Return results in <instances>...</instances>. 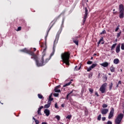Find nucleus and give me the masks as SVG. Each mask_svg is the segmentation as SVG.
I'll list each match as a JSON object with an SVG mask.
<instances>
[{"label":"nucleus","mask_w":124,"mask_h":124,"mask_svg":"<svg viewBox=\"0 0 124 124\" xmlns=\"http://www.w3.org/2000/svg\"><path fill=\"white\" fill-rule=\"evenodd\" d=\"M110 69L111 72H115V67H114V66H111Z\"/></svg>","instance_id":"obj_24"},{"label":"nucleus","mask_w":124,"mask_h":124,"mask_svg":"<svg viewBox=\"0 0 124 124\" xmlns=\"http://www.w3.org/2000/svg\"><path fill=\"white\" fill-rule=\"evenodd\" d=\"M89 13V11H88V8L87 7L85 8V15L84 16H88Z\"/></svg>","instance_id":"obj_21"},{"label":"nucleus","mask_w":124,"mask_h":124,"mask_svg":"<svg viewBox=\"0 0 124 124\" xmlns=\"http://www.w3.org/2000/svg\"><path fill=\"white\" fill-rule=\"evenodd\" d=\"M61 58L63 62L65 63L66 65L69 66L70 63H69V58H70V52L69 51L65 52L61 55Z\"/></svg>","instance_id":"obj_2"},{"label":"nucleus","mask_w":124,"mask_h":124,"mask_svg":"<svg viewBox=\"0 0 124 124\" xmlns=\"http://www.w3.org/2000/svg\"><path fill=\"white\" fill-rule=\"evenodd\" d=\"M98 77H100V73H99V74H98Z\"/></svg>","instance_id":"obj_59"},{"label":"nucleus","mask_w":124,"mask_h":124,"mask_svg":"<svg viewBox=\"0 0 124 124\" xmlns=\"http://www.w3.org/2000/svg\"><path fill=\"white\" fill-rule=\"evenodd\" d=\"M32 119L34 120L36 124H39V121L38 120H36L34 117H33Z\"/></svg>","instance_id":"obj_26"},{"label":"nucleus","mask_w":124,"mask_h":124,"mask_svg":"<svg viewBox=\"0 0 124 124\" xmlns=\"http://www.w3.org/2000/svg\"><path fill=\"white\" fill-rule=\"evenodd\" d=\"M109 109L108 108H104L101 110V113L102 115H105L107 113H108Z\"/></svg>","instance_id":"obj_10"},{"label":"nucleus","mask_w":124,"mask_h":124,"mask_svg":"<svg viewBox=\"0 0 124 124\" xmlns=\"http://www.w3.org/2000/svg\"><path fill=\"white\" fill-rule=\"evenodd\" d=\"M44 112L47 117H48V116L50 115V110L48 109H45Z\"/></svg>","instance_id":"obj_14"},{"label":"nucleus","mask_w":124,"mask_h":124,"mask_svg":"<svg viewBox=\"0 0 124 124\" xmlns=\"http://www.w3.org/2000/svg\"><path fill=\"white\" fill-rule=\"evenodd\" d=\"M102 107L103 108H107V107H108V105H107V104H103L102 105Z\"/></svg>","instance_id":"obj_32"},{"label":"nucleus","mask_w":124,"mask_h":124,"mask_svg":"<svg viewBox=\"0 0 124 124\" xmlns=\"http://www.w3.org/2000/svg\"><path fill=\"white\" fill-rule=\"evenodd\" d=\"M70 84H71V81H70V82H68L67 83H66L65 85H64L63 86V87H67V86H69L70 85Z\"/></svg>","instance_id":"obj_30"},{"label":"nucleus","mask_w":124,"mask_h":124,"mask_svg":"<svg viewBox=\"0 0 124 124\" xmlns=\"http://www.w3.org/2000/svg\"><path fill=\"white\" fill-rule=\"evenodd\" d=\"M72 117V115H69L67 116V117L66 118V119H68V120H70V119H71Z\"/></svg>","instance_id":"obj_33"},{"label":"nucleus","mask_w":124,"mask_h":124,"mask_svg":"<svg viewBox=\"0 0 124 124\" xmlns=\"http://www.w3.org/2000/svg\"><path fill=\"white\" fill-rule=\"evenodd\" d=\"M53 100H54V98H52V94H51L49 96L48 101H50V102H51V101H53Z\"/></svg>","instance_id":"obj_23"},{"label":"nucleus","mask_w":124,"mask_h":124,"mask_svg":"<svg viewBox=\"0 0 124 124\" xmlns=\"http://www.w3.org/2000/svg\"><path fill=\"white\" fill-rule=\"evenodd\" d=\"M72 40L74 43H75V44L77 46L79 45V40L78 39H76L75 38H72Z\"/></svg>","instance_id":"obj_12"},{"label":"nucleus","mask_w":124,"mask_h":124,"mask_svg":"<svg viewBox=\"0 0 124 124\" xmlns=\"http://www.w3.org/2000/svg\"><path fill=\"white\" fill-rule=\"evenodd\" d=\"M105 34H106V31H105V30L103 31L100 33V34H101V35Z\"/></svg>","instance_id":"obj_37"},{"label":"nucleus","mask_w":124,"mask_h":124,"mask_svg":"<svg viewBox=\"0 0 124 124\" xmlns=\"http://www.w3.org/2000/svg\"><path fill=\"white\" fill-rule=\"evenodd\" d=\"M119 11V16H124V7L123 4H120L118 8Z\"/></svg>","instance_id":"obj_6"},{"label":"nucleus","mask_w":124,"mask_h":124,"mask_svg":"<svg viewBox=\"0 0 124 124\" xmlns=\"http://www.w3.org/2000/svg\"><path fill=\"white\" fill-rule=\"evenodd\" d=\"M120 48H121V44H118V45L117 46L116 49H115V51L117 54L120 53V52L121 51Z\"/></svg>","instance_id":"obj_9"},{"label":"nucleus","mask_w":124,"mask_h":124,"mask_svg":"<svg viewBox=\"0 0 124 124\" xmlns=\"http://www.w3.org/2000/svg\"><path fill=\"white\" fill-rule=\"evenodd\" d=\"M20 52H23V53L28 54L29 55H30V56H31V57H34L35 55L34 52L31 51V49L28 50L27 48H24V49L20 50Z\"/></svg>","instance_id":"obj_5"},{"label":"nucleus","mask_w":124,"mask_h":124,"mask_svg":"<svg viewBox=\"0 0 124 124\" xmlns=\"http://www.w3.org/2000/svg\"><path fill=\"white\" fill-rule=\"evenodd\" d=\"M121 33H122L121 31H120L119 33H117V37L118 38V37H120L121 36Z\"/></svg>","instance_id":"obj_39"},{"label":"nucleus","mask_w":124,"mask_h":124,"mask_svg":"<svg viewBox=\"0 0 124 124\" xmlns=\"http://www.w3.org/2000/svg\"><path fill=\"white\" fill-rule=\"evenodd\" d=\"M60 34L61 31H58L54 42L53 50L52 52L50 54V57H52V56H54V54H55V48H56V45H57V44H58V41H59V38H60Z\"/></svg>","instance_id":"obj_3"},{"label":"nucleus","mask_w":124,"mask_h":124,"mask_svg":"<svg viewBox=\"0 0 124 124\" xmlns=\"http://www.w3.org/2000/svg\"><path fill=\"white\" fill-rule=\"evenodd\" d=\"M123 119H124V114L120 113L118 114L115 120V124H121V123H122V121L123 120Z\"/></svg>","instance_id":"obj_4"},{"label":"nucleus","mask_w":124,"mask_h":124,"mask_svg":"<svg viewBox=\"0 0 124 124\" xmlns=\"http://www.w3.org/2000/svg\"><path fill=\"white\" fill-rule=\"evenodd\" d=\"M99 41H100L101 42V41H103V37H102Z\"/></svg>","instance_id":"obj_49"},{"label":"nucleus","mask_w":124,"mask_h":124,"mask_svg":"<svg viewBox=\"0 0 124 124\" xmlns=\"http://www.w3.org/2000/svg\"><path fill=\"white\" fill-rule=\"evenodd\" d=\"M102 120L103 122H104V121H105L106 120V118L105 117H102Z\"/></svg>","instance_id":"obj_47"},{"label":"nucleus","mask_w":124,"mask_h":124,"mask_svg":"<svg viewBox=\"0 0 124 124\" xmlns=\"http://www.w3.org/2000/svg\"><path fill=\"white\" fill-rule=\"evenodd\" d=\"M95 94L96 95H97V96H99V95H98V93H97V92H95Z\"/></svg>","instance_id":"obj_51"},{"label":"nucleus","mask_w":124,"mask_h":124,"mask_svg":"<svg viewBox=\"0 0 124 124\" xmlns=\"http://www.w3.org/2000/svg\"><path fill=\"white\" fill-rule=\"evenodd\" d=\"M107 77L106 76L105 77H103V81L104 82H106V81H107Z\"/></svg>","instance_id":"obj_36"},{"label":"nucleus","mask_w":124,"mask_h":124,"mask_svg":"<svg viewBox=\"0 0 124 124\" xmlns=\"http://www.w3.org/2000/svg\"><path fill=\"white\" fill-rule=\"evenodd\" d=\"M41 47L42 50H43V55L41 60H40V61L38 60V56H37L36 54H35L33 57H31V59H33V60L35 61L37 66H43V65H45L49 61L48 59H46L44 61V56H45V53L47 49V44H46V43H42L41 45Z\"/></svg>","instance_id":"obj_1"},{"label":"nucleus","mask_w":124,"mask_h":124,"mask_svg":"<svg viewBox=\"0 0 124 124\" xmlns=\"http://www.w3.org/2000/svg\"><path fill=\"white\" fill-rule=\"evenodd\" d=\"M63 14H64V12H62V13L61 14V15H63Z\"/></svg>","instance_id":"obj_58"},{"label":"nucleus","mask_w":124,"mask_h":124,"mask_svg":"<svg viewBox=\"0 0 124 124\" xmlns=\"http://www.w3.org/2000/svg\"><path fill=\"white\" fill-rule=\"evenodd\" d=\"M21 29H22L21 27H18L16 30V31H21Z\"/></svg>","instance_id":"obj_45"},{"label":"nucleus","mask_w":124,"mask_h":124,"mask_svg":"<svg viewBox=\"0 0 124 124\" xmlns=\"http://www.w3.org/2000/svg\"><path fill=\"white\" fill-rule=\"evenodd\" d=\"M87 18H88V16H85L84 17H83V19L82 20V22H83V26H84L85 23H86V19H87Z\"/></svg>","instance_id":"obj_22"},{"label":"nucleus","mask_w":124,"mask_h":124,"mask_svg":"<svg viewBox=\"0 0 124 124\" xmlns=\"http://www.w3.org/2000/svg\"><path fill=\"white\" fill-rule=\"evenodd\" d=\"M55 118L57 119V120H58V121H60V120H61V117H60L59 115H56Z\"/></svg>","instance_id":"obj_34"},{"label":"nucleus","mask_w":124,"mask_h":124,"mask_svg":"<svg viewBox=\"0 0 124 124\" xmlns=\"http://www.w3.org/2000/svg\"><path fill=\"white\" fill-rule=\"evenodd\" d=\"M78 66H76V67L74 68V71H78V70H80L81 69V64H79L78 66V68H77Z\"/></svg>","instance_id":"obj_17"},{"label":"nucleus","mask_w":124,"mask_h":124,"mask_svg":"<svg viewBox=\"0 0 124 124\" xmlns=\"http://www.w3.org/2000/svg\"><path fill=\"white\" fill-rule=\"evenodd\" d=\"M116 46H117V43L114 44L112 45V46L111 47V51H113L115 48H116Z\"/></svg>","instance_id":"obj_18"},{"label":"nucleus","mask_w":124,"mask_h":124,"mask_svg":"<svg viewBox=\"0 0 124 124\" xmlns=\"http://www.w3.org/2000/svg\"><path fill=\"white\" fill-rule=\"evenodd\" d=\"M89 92H91V93H93V90L92 88L89 89Z\"/></svg>","instance_id":"obj_40"},{"label":"nucleus","mask_w":124,"mask_h":124,"mask_svg":"<svg viewBox=\"0 0 124 124\" xmlns=\"http://www.w3.org/2000/svg\"><path fill=\"white\" fill-rule=\"evenodd\" d=\"M119 17L121 19L124 18V16H120Z\"/></svg>","instance_id":"obj_56"},{"label":"nucleus","mask_w":124,"mask_h":124,"mask_svg":"<svg viewBox=\"0 0 124 124\" xmlns=\"http://www.w3.org/2000/svg\"><path fill=\"white\" fill-rule=\"evenodd\" d=\"M43 108H44V107L43 106L38 108L37 111L38 115H42L41 113V109H43Z\"/></svg>","instance_id":"obj_13"},{"label":"nucleus","mask_w":124,"mask_h":124,"mask_svg":"<svg viewBox=\"0 0 124 124\" xmlns=\"http://www.w3.org/2000/svg\"><path fill=\"white\" fill-rule=\"evenodd\" d=\"M42 124H47V123H46V122H42Z\"/></svg>","instance_id":"obj_55"},{"label":"nucleus","mask_w":124,"mask_h":124,"mask_svg":"<svg viewBox=\"0 0 124 124\" xmlns=\"http://www.w3.org/2000/svg\"><path fill=\"white\" fill-rule=\"evenodd\" d=\"M115 10L113 9V13L114 15H117V14H118V12H115Z\"/></svg>","instance_id":"obj_48"},{"label":"nucleus","mask_w":124,"mask_h":124,"mask_svg":"<svg viewBox=\"0 0 124 124\" xmlns=\"http://www.w3.org/2000/svg\"><path fill=\"white\" fill-rule=\"evenodd\" d=\"M119 28H120V25H118V26L116 27V29H115V31H119Z\"/></svg>","instance_id":"obj_44"},{"label":"nucleus","mask_w":124,"mask_h":124,"mask_svg":"<svg viewBox=\"0 0 124 124\" xmlns=\"http://www.w3.org/2000/svg\"><path fill=\"white\" fill-rule=\"evenodd\" d=\"M107 124H112V122L111 121H108L107 123Z\"/></svg>","instance_id":"obj_50"},{"label":"nucleus","mask_w":124,"mask_h":124,"mask_svg":"<svg viewBox=\"0 0 124 124\" xmlns=\"http://www.w3.org/2000/svg\"><path fill=\"white\" fill-rule=\"evenodd\" d=\"M51 103H52V102L48 101L47 104L44 106V108H49L51 106Z\"/></svg>","instance_id":"obj_15"},{"label":"nucleus","mask_w":124,"mask_h":124,"mask_svg":"<svg viewBox=\"0 0 124 124\" xmlns=\"http://www.w3.org/2000/svg\"><path fill=\"white\" fill-rule=\"evenodd\" d=\"M113 82H111L110 84H108L109 86V90L111 91L113 88Z\"/></svg>","instance_id":"obj_20"},{"label":"nucleus","mask_w":124,"mask_h":124,"mask_svg":"<svg viewBox=\"0 0 124 124\" xmlns=\"http://www.w3.org/2000/svg\"><path fill=\"white\" fill-rule=\"evenodd\" d=\"M113 62L115 63V64H118V63L120 62V60H119L118 59H115L114 60Z\"/></svg>","instance_id":"obj_19"},{"label":"nucleus","mask_w":124,"mask_h":124,"mask_svg":"<svg viewBox=\"0 0 124 124\" xmlns=\"http://www.w3.org/2000/svg\"><path fill=\"white\" fill-rule=\"evenodd\" d=\"M61 106H62V107H64V104H62V105H61Z\"/></svg>","instance_id":"obj_57"},{"label":"nucleus","mask_w":124,"mask_h":124,"mask_svg":"<svg viewBox=\"0 0 124 124\" xmlns=\"http://www.w3.org/2000/svg\"><path fill=\"white\" fill-rule=\"evenodd\" d=\"M53 95L54 96H55L56 97H57L59 96V93H54L53 94Z\"/></svg>","instance_id":"obj_43"},{"label":"nucleus","mask_w":124,"mask_h":124,"mask_svg":"<svg viewBox=\"0 0 124 124\" xmlns=\"http://www.w3.org/2000/svg\"><path fill=\"white\" fill-rule=\"evenodd\" d=\"M106 87H107V83H105L101 85L99 91L102 93H104L106 92Z\"/></svg>","instance_id":"obj_7"},{"label":"nucleus","mask_w":124,"mask_h":124,"mask_svg":"<svg viewBox=\"0 0 124 124\" xmlns=\"http://www.w3.org/2000/svg\"><path fill=\"white\" fill-rule=\"evenodd\" d=\"M93 57H91V60H93Z\"/></svg>","instance_id":"obj_61"},{"label":"nucleus","mask_w":124,"mask_h":124,"mask_svg":"<svg viewBox=\"0 0 124 124\" xmlns=\"http://www.w3.org/2000/svg\"><path fill=\"white\" fill-rule=\"evenodd\" d=\"M121 71H123V70H122V69H121Z\"/></svg>","instance_id":"obj_62"},{"label":"nucleus","mask_w":124,"mask_h":124,"mask_svg":"<svg viewBox=\"0 0 124 124\" xmlns=\"http://www.w3.org/2000/svg\"><path fill=\"white\" fill-rule=\"evenodd\" d=\"M104 44V43H102V44Z\"/></svg>","instance_id":"obj_64"},{"label":"nucleus","mask_w":124,"mask_h":124,"mask_svg":"<svg viewBox=\"0 0 124 124\" xmlns=\"http://www.w3.org/2000/svg\"><path fill=\"white\" fill-rule=\"evenodd\" d=\"M102 66H103L104 67H107L108 65H109V63L107 62H104L101 64H100Z\"/></svg>","instance_id":"obj_16"},{"label":"nucleus","mask_w":124,"mask_h":124,"mask_svg":"<svg viewBox=\"0 0 124 124\" xmlns=\"http://www.w3.org/2000/svg\"><path fill=\"white\" fill-rule=\"evenodd\" d=\"M87 64H92L93 63V62L92 61H88L87 62Z\"/></svg>","instance_id":"obj_46"},{"label":"nucleus","mask_w":124,"mask_h":124,"mask_svg":"<svg viewBox=\"0 0 124 124\" xmlns=\"http://www.w3.org/2000/svg\"><path fill=\"white\" fill-rule=\"evenodd\" d=\"M108 75H111V74H108Z\"/></svg>","instance_id":"obj_63"},{"label":"nucleus","mask_w":124,"mask_h":124,"mask_svg":"<svg viewBox=\"0 0 124 124\" xmlns=\"http://www.w3.org/2000/svg\"><path fill=\"white\" fill-rule=\"evenodd\" d=\"M115 111V109H114L113 108H112L110 111L109 112L108 117V119H111L112 118V117H114V112Z\"/></svg>","instance_id":"obj_8"},{"label":"nucleus","mask_w":124,"mask_h":124,"mask_svg":"<svg viewBox=\"0 0 124 124\" xmlns=\"http://www.w3.org/2000/svg\"><path fill=\"white\" fill-rule=\"evenodd\" d=\"M55 108L56 109H59V107L58 106V103H56L55 104Z\"/></svg>","instance_id":"obj_41"},{"label":"nucleus","mask_w":124,"mask_h":124,"mask_svg":"<svg viewBox=\"0 0 124 124\" xmlns=\"http://www.w3.org/2000/svg\"><path fill=\"white\" fill-rule=\"evenodd\" d=\"M101 43V42L99 41L97 43L98 45H99V44H100Z\"/></svg>","instance_id":"obj_53"},{"label":"nucleus","mask_w":124,"mask_h":124,"mask_svg":"<svg viewBox=\"0 0 124 124\" xmlns=\"http://www.w3.org/2000/svg\"><path fill=\"white\" fill-rule=\"evenodd\" d=\"M92 69H93V68H92L91 66H90L89 68H87L88 72H90V71H91V70H92Z\"/></svg>","instance_id":"obj_38"},{"label":"nucleus","mask_w":124,"mask_h":124,"mask_svg":"<svg viewBox=\"0 0 124 124\" xmlns=\"http://www.w3.org/2000/svg\"><path fill=\"white\" fill-rule=\"evenodd\" d=\"M121 49H122V50H124V43L121 44Z\"/></svg>","instance_id":"obj_42"},{"label":"nucleus","mask_w":124,"mask_h":124,"mask_svg":"<svg viewBox=\"0 0 124 124\" xmlns=\"http://www.w3.org/2000/svg\"><path fill=\"white\" fill-rule=\"evenodd\" d=\"M55 24V23H53L51 26L49 28L48 30L47 31V34H48L49 33V31H50L51 29H52V28L53 27V26H54V25Z\"/></svg>","instance_id":"obj_28"},{"label":"nucleus","mask_w":124,"mask_h":124,"mask_svg":"<svg viewBox=\"0 0 124 124\" xmlns=\"http://www.w3.org/2000/svg\"><path fill=\"white\" fill-rule=\"evenodd\" d=\"M119 85H122V81H121V80H119L118 81V84L116 85V88H119Z\"/></svg>","instance_id":"obj_29"},{"label":"nucleus","mask_w":124,"mask_h":124,"mask_svg":"<svg viewBox=\"0 0 124 124\" xmlns=\"http://www.w3.org/2000/svg\"><path fill=\"white\" fill-rule=\"evenodd\" d=\"M74 38H75V39H78V38H79V37L76 36V37H74Z\"/></svg>","instance_id":"obj_52"},{"label":"nucleus","mask_w":124,"mask_h":124,"mask_svg":"<svg viewBox=\"0 0 124 124\" xmlns=\"http://www.w3.org/2000/svg\"><path fill=\"white\" fill-rule=\"evenodd\" d=\"M97 65V63H93L91 66V68L93 69L94 68V67H95V66H96Z\"/></svg>","instance_id":"obj_27"},{"label":"nucleus","mask_w":124,"mask_h":124,"mask_svg":"<svg viewBox=\"0 0 124 124\" xmlns=\"http://www.w3.org/2000/svg\"><path fill=\"white\" fill-rule=\"evenodd\" d=\"M38 97H39L40 99H42V98H43V96L41 94H38Z\"/></svg>","instance_id":"obj_31"},{"label":"nucleus","mask_w":124,"mask_h":124,"mask_svg":"<svg viewBox=\"0 0 124 124\" xmlns=\"http://www.w3.org/2000/svg\"><path fill=\"white\" fill-rule=\"evenodd\" d=\"M98 121H100L101 120V114H99L97 117Z\"/></svg>","instance_id":"obj_35"},{"label":"nucleus","mask_w":124,"mask_h":124,"mask_svg":"<svg viewBox=\"0 0 124 124\" xmlns=\"http://www.w3.org/2000/svg\"><path fill=\"white\" fill-rule=\"evenodd\" d=\"M74 91V90H73L70 93H69L67 95V96H66V99H67V100H68V97L69 96V95H70V94H71V93H73V91Z\"/></svg>","instance_id":"obj_25"},{"label":"nucleus","mask_w":124,"mask_h":124,"mask_svg":"<svg viewBox=\"0 0 124 124\" xmlns=\"http://www.w3.org/2000/svg\"><path fill=\"white\" fill-rule=\"evenodd\" d=\"M96 55H97L96 53H94L93 56H96Z\"/></svg>","instance_id":"obj_60"},{"label":"nucleus","mask_w":124,"mask_h":124,"mask_svg":"<svg viewBox=\"0 0 124 124\" xmlns=\"http://www.w3.org/2000/svg\"><path fill=\"white\" fill-rule=\"evenodd\" d=\"M33 49L34 52H35V51H36V48H33Z\"/></svg>","instance_id":"obj_54"},{"label":"nucleus","mask_w":124,"mask_h":124,"mask_svg":"<svg viewBox=\"0 0 124 124\" xmlns=\"http://www.w3.org/2000/svg\"><path fill=\"white\" fill-rule=\"evenodd\" d=\"M61 88V85H58L57 86L55 89H54V92L55 93H61V90H57V89H59Z\"/></svg>","instance_id":"obj_11"}]
</instances>
